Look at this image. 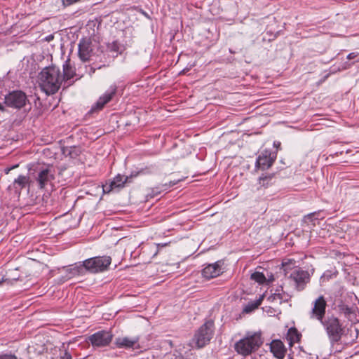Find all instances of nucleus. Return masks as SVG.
<instances>
[{"label":"nucleus","mask_w":359,"mask_h":359,"mask_svg":"<svg viewBox=\"0 0 359 359\" xmlns=\"http://www.w3.org/2000/svg\"><path fill=\"white\" fill-rule=\"evenodd\" d=\"M62 83L59 68L52 66L44 68L39 75V84L46 95H53L58 91Z\"/></svg>","instance_id":"f257e3e1"},{"label":"nucleus","mask_w":359,"mask_h":359,"mask_svg":"<svg viewBox=\"0 0 359 359\" xmlns=\"http://www.w3.org/2000/svg\"><path fill=\"white\" fill-rule=\"evenodd\" d=\"M263 340L260 332H248L245 336L234 344L235 351L243 357H247L258 350Z\"/></svg>","instance_id":"f03ea898"},{"label":"nucleus","mask_w":359,"mask_h":359,"mask_svg":"<svg viewBox=\"0 0 359 359\" xmlns=\"http://www.w3.org/2000/svg\"><path fill=\"white\" fill-rule=\"evenodd\" d=\"M111 258L109 256L95 257L79 262L76 266L79 273L85 269L90 273H96L107 270L111 264Z\"/></svg>","instance_id":"7ed1b4c3"},{"label":"nucleus","mask_w":359,"mask_h":359,"mask_svg":"<svg viewBox=\"0 0 359 359\" xmlns=\"http://www.w3.org/2000/svg\"><path fill=\"white\" fill-rule=\"evenodd\" d=\"M320 323L326 331L330 343L334 344L339 342L344 332V327L339 320L332 316L323 320Z\"/></svg>","instance_id":"20e7f679"},{"label":"nucleus","mask_w":359,"mask_h":359,"mask_svg":"<svg viewBox=\"0 0 359 359\" xmlns=\"http://www.w3.org/2000/svg\"><path fill=\"white\" fill-rule=\"evenodd\" d=\"M56 170L53 165L41 167L36 171L35 180L39 189H45L46 187L53 186Z\"/></svg>","instance_id":"39448f33"},{"label":"nucleus","mask_w":359,"mask_h":359,"mask_svg":"<svg viewBox=\"0 0 359 359\" xmlns=\"http://www.w3.org/2000/svg\"><path fill=\"white\" fill-rule=\"evenodd\" d=\"M213 325L212 322H206L196 332L193 341L197 348H202L210 342L213 335Z\"/></svg>","instance_id":"423d86ee"},{"label":"nucleus","mask_w":359,"mask_h":359,"mask_svg":"<svg viewBox=\"0 0 359 359\" xmlns=\"http://www.w3.org/2000/svg\"><path fill=\"white\" fill-rule=\"evenodd\" d=\"M287 278L293 284L296 290L302 291L310 281V275L306 271L295 269L290 273Z\"/></svg>","instance_id":"0eeeda50"},{"label":"nucleus","mask_w":359,"mask_h":359,"mask_svg":"<svg viewBox=\"0 0 359 359\" xmlns=\"http://www.w3.org/2000/svg\"><path fill=\"white\" fill-rule=\"evenodd\" d=\"M27 101V95L21 90H14L5 97V104L10 107L20 109Z\"/></svg>","instance_id":"6e6552de"},{"label":"nucleus","mask_w":359,"mask_h":359,"mask_svg":"<svg viewBox=\"0 0 359 359\" xmlns=\"http://www.w3.org/2000/svg\"><path fill=\"white\" fill-rule=\"evenodd\" d=\"M113 335L110 332L99 331L89 337V341L94 347H104L110 344Z\"/></svg>","instance_id":"1a4fd4ad"},{"label":"nucleus","mask_w":359,"mask_h":359,"mask_svg":"<svg viewBox=\"0 0 359 359\" xmlns=\"http://www.w3.org/2000/svg\"><path fill=\"white\" fill-rule=\"evenodd\" d=\"M133 177V175L130 176H123L121 175H116L112 181L107 182L102 186L103 191L104 193H109L115 189L119 190L124 187V184L130 182V179Z\"/></svg>","instance_id":"9d476101"},{"label":"nucleus","mask_w":359,"mask_h":359,"mask_svg":"<svg viewBox=\"0 0 359 359\" xmlns=\"http://www.w3.org/2000/svg\"><path fill=\"white\" fill-rule=\"evenodd\" d=\"M327 302L323 296H320L313 302L311 311V318L322 321L325 314Z\"/></svg>","instance_id":"9b49d317"},{"label":"nucleus","mask_w":359,"mask_h":359,"mask_svg":"<svg viewBox=\"0 0 359 359\" xmlns=\"http://www.w3.org/2000/svg\"><path fill=\"white\" fill-rule=\"evenodd\" d=\"M276 158V153H273L269 150H264L258 156L256 161V167L266 170L270 168Z\"/></svg>","instance_id":"f8f14e48"},{"label":"nucleus","mask_w":359,"mask_h":359,"mask_svg":"<svg viewBox=\"0 0 359 359\" xmlns=\"http://www.w3.org/2000/svg\"><path fill=\"white\" fill-rule=\"evenodd\" d=\"M79 57L83 61H88L93 55V48L92 42L88 39H81L78 45Z\"/></svg>","instance_id":"ddd939ff"},{"label":"nucleus","mask_w":359,"mask_h":359,"mask_svg":"<svg viewBox=\"0 0 359 359\" xmlns=\"http://www.w3.org/2000/svg\"><path fill=\"white\" fill-rule=\"evenodd\" d=\"M116 86H111L104 95L100 96L95 104L93 107V110H101L106 104L110 102L116 93Z\"/></svg>","instance_id":"4468645a"},{"label":"nucleus","mask_w":359,"mask_h":359,"mask_svg":"<svg viewBox=\"0 0 359 359\" xmlns=\"http://www.w3.org/2000/svg\"><path fill=\"white\" fill-rule=\"evenodd\" d=\"M30 182L29 176L20 175L14 180L12 185L9 186L8 189L13 190L18 195H20L21 191L27 187H29Z\"/></svg>","instance_id":"2eb2a0df"},{"label":"nucleus","mask_w":359,"mask_h":359,"mask_svg":"<svg viewBox=\"0 0 359 359\" xmlns=\"http://www.w3.org/2000/svg\"><path fill=\"white\" fill-rule=\"evenodd\" d=\"M139 337H118L115 340V344L118 348H134L138 346Z\"/></svg>","instance_id":"dca6fc26"},{"label":"nucleus","mask_w":359,"mask_h":359,"mask_svg":"<svg viewBox=\"0 0 359 359\" xmlns=\"http://www.w3.org/2000/svg\"><path fill=\"white\" fill-rule=\"evenodd\" d=\"M222 273L221 265L219 262L210 264L202 271V275L207 279H210L218 276Z\"/></svg>","instance_id":"f3484780"},{"label":"nucleus","mask_w":359,"mask_h":359,"mask_svg":"<svg viewBox=\"0 0 359 359\" xmlns=\"http://www.w3.org/2000/svg\"><path fill=\"white\" fill-rule=\"evenodd\" d=\"M271 351L278 359H283L286 348L280 340H273L270 346Z\"/></svg>","instance_id":"a211bd4d"},{"label":"nucleus","mask_w":359,"mask_h":359,"mask_svg":"<svg viewBox=\"0 0 359 359\" xmlns=\"http://www.w3.org/2000/svg\"><path fill=\"white\" fill-rule=\"evenodd\" d=\"M291 296L283 291V289L276 290V292L268 297V301L271 303L281 304L283 302H287Z\"/></svg>","instance_id":"6ab92c4d"},{"label":"nucleus","mask_w":359,"mask_h":359,"mask_svg":"<svg viewBox=\"0 0 359 359\" xmlns=\"http://www.w3.org/2000/svg\"><path fill=\"white\" fill-rule=\"evenodd\" d=\"M75 75V69L71 65L69 60H67L65 63L63 65V77L62 81L65 80L67 81L72 79Z\"/></svg>","instance_id":"aec40b11"},{"label":"nucleus","mask_w":359,"mask_h":359,"mask_svg":"<svg viewBox=\"0 0 359 359\" xmlns=\"http://www.w3.org/2000/svg\"><path fill=\"white\" fill-rule=\"evenodd\" d=\"M264 295H261L257 299L253 302H249L243 309V311L245 313H250L255 309H257L259 305H261L263 299H264Z\"/></svg>","instance_id":"412c9836"},{"label":"nucleus","mask_w":359,"mask_h":359,"mask_svg":"<svg viewBox=\"0 0 359 359\" xmlns=\"http://www.w3.org/2000/svg\"><path fill=\"white\" fill-rule=\"evenodd\" d=\"M273 175L261 176L259 178V184L260 187H267L271 182Z\"/></svg>","instance_id":"4be33fe9"},{"label":"nucleus","mask_w":359,"mask_h":359,"mask_svg":"<svg viewBox=\"0 0 359 359\" xmlns=\"http://www.w3.org/2000/svg\"><path fill=\"white\" fill-rule=\"evenodd\" d=\"M251 279L259 283V284H263L266 282V277L265 276L259 271H256L251 275Z\"/></svg>","instance_id":"5701e85b"},{"label":"nucleus","mask_w":359,"mask_h":359,"mask_svg":"<svg viewBox=\"0 0 359 359\" xmlns=\"http://www.w3.org/2000/svg\"><path fill=\"white\" fill-rule=\"evenodd\" d=\"M288 337H290V344L292 345L294 341L298 340V334L295 329H290L288 332Z\"/></svg>","instance_id":"b1692460"},{"label":"nucleus","mask_w":359,"mask_h":359,"mask_svg":"<svg viewBox=\"0 0 359 359\" xmlns=\"http://www.w3.org/2000/svg\"><path fill=\"white\" fill-rule=\"evenodd\" d=\"M109 48L114 52L121 53L120 45L117 41H114L109 45Z\"/></svg>","instance_id":"393cba45"},{"label":"nucleus","mask_w":359,"mask_h":359,"mask_svg":"<svg viewBox=\"0 0 359 359\" xmlns=\"http://www.w3.org/2000/svg\"><path fill=\"white\" fill-rule=\"evenodd\" d=\"M0 359H18V358L12 353H1L0 354Z\"/></svg>","instance_id":"a878e982"},{"label":"nucleus","mask_w":359,"mask_h":359,"mask_svg":"<svg viewBox=\"0 0 359 359\" xmlns=\"http://www.w3.org/2000/svg\"><path fill=\"white\" fill-rule=\"evenodd\" d=\"M339 309L346 314H349L351 313V309L347 305L345 304L340 305Z\"/></svg>","instance_id":"bb28decb"},{"label":"nucleus","mask_w":359,"mask_h":359,"mask_svg":"<svg viewBox=\"0 0 359 359\" xmlns=\"http://www.w3.org/2000/svg\"><path fill=\"white\" fill-rule=\"evenodd\" d=\"M60 358V359H72L71 354L67 351L61 352Z\"/></svg>","instance_id":"cd10ccee"},{"label":"nucleus","mask_w":359,"mask_h":359,"mask_svg":"<svg viewBox=\"0 0 359 359\" xmlns=\"http://www.w3.org/2000/svg\"><path fill=\"white\" fill-rule=\"evenodd\" d=\"M358 55V53H351L347 55L348 60H352L355 58Z\"/></svg>","instance_id":"c85d7f7f"},{"label":"nucleus","mask_w":359,"mask_h":359,"mask_svg":"<svg viewBox=\"0 0 359 359\" xmlns=\"http://www.w3.org/2000/svg\"><path fill=\"white\" fill-rule=\"evenodd\" d=\"M165 359H182L181 357L175 355H168L165 356Z\"/></svg>","instance_id":"c756f323"},{"label":"nucleus","mask_w":359,"mask_h":359,"mask_svg":"<svg viewBox=\"0 0 359 359\" xmlns=\"http://www.w3.org/2000/svg\"><path fill=\"white\" fill-rule=\"evenodd\" d=\"M273 146H274L276 148L278 149V148L280 147V142L275 141V142H273Z\"/></svg>","instance_id":"7c9ffc66"},{"label":"nucleus","mask_w":359,"mask_h":359,"mask_svg":"<svg viewBox=\"0 0 359 359\" xmlns=\"http://www.w3.org/2000/svg\"><path fill=\"white\" fill-rule=\"evenodd\" d=\"M13 168H7L5 169L4 172L6 174H8L11 170H13Z\"/></svg>","instance_id":"2f4dec72"},{"label":"nucleus","mask_w":359,"mask_h":359,"mask_svg":"<svg viewBox=\"0 0 359 359\" xmlns=\"http://www.w3.org/2000/svg\"><path fill=\"white\" fill-rule=\"evenodd\" d=\"M53 39V36L50 35V36H48L46 37V41H50V40H52Z\"/></svg>","instance_id":"473e14b6"},{"label":"nucleus","mask_w":359,"mask_h":359,"mask_svg":"<svg viewBox=\"0 0 359 359\" xmlns=\"http://www.w3.org/2000/svg\"><path fill=\"white\" fill-rule=\"evenodd\" d=\"M95 71V68H91L90 69V73H94Z\"/></svg>","instance_id":"72a5a7b5"},{"label":"nucleus","mask_w":359,"mask_h":359,"mask_svg":"<svg viewBox=\"0 0 359 359\" xmlns=\"http://www.w3.org/2000/svg\"><path fill=\"white\" fill-rule=\"evenodd\" d=\"M17 167H18V165H15L12 166L11 168H13V169H14V168H15Z\"/></svg>","instance_id":"f704fd0d"},{"label":"nucleus","mask_w":359,"mask_h":359,"mask_svg":"<svg viewBox=\"0 0 359 359\" xmlns=\"http://www.w3.org/2000/svg\"><path fill=\"white\" fill-rule=\"evenodd\" d=\"M3 280H3V278H1V277H0V283H2V282H3Z\"/></svg>","instance_id":"c9c22d12"}]
</instances>
